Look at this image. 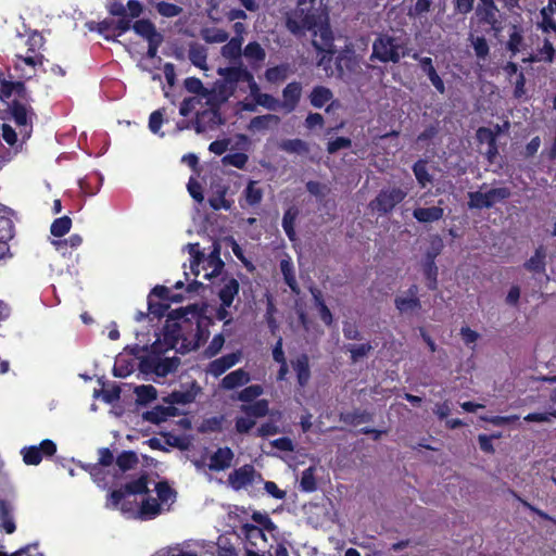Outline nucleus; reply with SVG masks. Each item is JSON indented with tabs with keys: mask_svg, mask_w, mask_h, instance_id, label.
I'll return each mask as SVG.
<instances>
[{
	"mask_svg": "<svg viewBox=\"0 0 556 556\" xmlns=\"http://www.w3.org/2000/svg\"><path fill=\"white\" fill-rule=\"evenodd\" d=\"M27 43L29 46L28 50H27V55L23 56V55L17 54L16 58L28 66H31V67H36L38 65L41 66L43 64L45 56L40 53H36V48H35L36 39L34 37H30L27 40Z\"/></svg>",
	"mask_w": 556,
	"mask_h": 556,
	"instance_id": "nucleus-30",
	"label": "nucleus"
},
{
	"mask_svg": "<svg viewBox=\"0 0 556 556\" xmlns=\"http://www.w3.org/2000/svg\"><path fill=\"white\" fill-rule=\"evenodd\" d=\"M206 52L203 48H191L189 59L193 65L200 68L206 67Z\"/></svg>",
	"mask_w": 556,
	"mask_h": 556,
	"instance_id": "nucleus-62",
	"label": "nucleus"
},
{
	"mask_svg": "<svg viewBox=\"0 0 556 556\" xmlns=\"http://www.w3.org/2000/svg\"><path fill=\"white\" fill-rule=\"evenodd\" d=\"M345 350L350 352L351 361L353 363H356L363 357L367 356L372 351V345L370 344V342L361 344H348L345 345Z\"/></svg>",
	"mask_w": 556,
	"mask_h": 556,
	"instance_id": "nucleus-44",
	"label": "nucleus"
},
{
	"mask_svg": "<svg viewBox=\"0 0 556 556\" xmlns=\"http://www.w3.org/2000/svg\"><path fill=\"white\" fill-rule=\"evenodd\" d=\"M412 169L416 177L417 182L419 184V186L421 188H426L429 184L432 182L433 177L428 172L426 160L420 159L417 162H415Z\"/></svg>",
	"mask_w": 556,
	"mask_h": 556,
	"instance_id": "nucleus-36",
	"label": "nucleus"
},
{
	"mask_svg": "<svg viewBox=\"0 0 556 556\" xmlns=\"http://www.w3.org/2000/svg\"><path fill=\"white\" fill-rule=\"evenodd\" d=\"M444 210L440 206L417 207L413 211V216L419 223H433L443 217Z\"/></svg>",
	"mask_w": 556,
	"mask_h": 556,
	"instance_id": "nucleus-25",
	"label": "nucleus"
},
{
	"mask_svg": "<svg viewBox=\"0 0 556 556\" xmlns=\"http://www.w3.org/2000/svg\"><path fill=\"white\" fill-rule=\"evenodd\" d=\"M555 59V49L548 39H544L543 46L538 48L535 53L530 56L531 62L553 63Z\"/></svg>",
	"mask_w": 556,
	"mask_h": 556,
	"instance_id": "nucleus-33",
	"label": "nucleus"
},
{
	"mask_svg": "<svg viewBox=\"0 0 556 556\" xmlns=\"http://www.w3.org/2000/svg\"><path fill=\"white\" fill-rule=\"evenodd\" d=\"M341 420L350 426H358L364 422H369L372 416L367 410L354 409L353 412H346L341 414Z\"/></svg>",
	"mask_w": 556,
	"mask_h": 556,
	"instance_id": "nucleus-39",
	"label": "nucleus"
},
{
	"mask_svg": "<svg viewBox=\"0 0 556 556\" xmlns=\"http://www.w3.org/2000/svg\"><path fill=\"white\" fill-rule=\"evenodd\" d=\"M394 305L401 314L408 312H416L421 308V301L419 298H408L397 295L394 299Z\"/></svg>",
	"mask_w": 556,
	"mask_h": 556,
	"instance_id": "nucleus-38",
	"label": "nucleus"
},
{
	"mask_svg": "<svg viewBox=\"0 0 556 556\" xmlns=\"http://www.w3.org/2000/svg\"><path fill=\"white\" fill-rule=\"evenodd\" d=\"M10 513H11L10 505L7 503V501L1 500L0 501V514L2 517V528L5 531V533H8V534H12L16 529L15 522L11 518Z\"/></svg>",
	"mask_w": 556,
	"mask_h": 556,
	"instance_id": "nucleus-47",
	"label": "nucleus"
},
{
	"mask_svg": "<svg viewBox=\"0 0 556 556\" xmlns=\"http://www.w3.org/2000/svg\"><path fill=\"white\" fill-rule=\"evenodd\" d=\"M291 365L296 374L298 384L302 388L306 387L311 379L308 355L305 353L300 354L295 359L291 361Z\"/></svg>",
	"mask_w": 556,
	"mask_h": 556,
	"instance_id": "nucleus-18",
	"label": "nucleus"
},
{
	"mask_svg": "<svg viewBox=\"0 0 556 556\" xmlns=\"http://www.w3.org/2000/svg\"><path fill=\"white\" fill-rule=\"evenodd\" d=\"M229 38V34L220 28L206 29L203 33V39L208 43H223Z\"/></svg>",
	"mask_w": 556,
	"mask_h": 556,
	"instance_id": "nucleus-51",
	"label": "nucleus"
},
{
	"mask_svg": "<svg viewBox=\"0 0 556 556\" xmlns=\"http://www.w3.org/2000/svg\"><path fill=\"white\" fill-rule=\"evenodd\" d=\"M165 109L153 111L149 117V129L153 134H159L164 122Z\"/></svg>",
	"mask_w": 556,
	"mask_h": 556,
	"instance_id": "nucleus-60",
	"label": "nucleus"
},
{
	"mask_svg": "<svg viewBox=\"0 0 556 556\" xmlns=\"http://www.w3.org/2000/svg\"><path fill=\"white\" fill-rule=\"evenodd\" d=\"M161 513V505L154 497H147L142 501L139 508L141 519H151Z\"/></svg>",
	"mask_w": 556,
	"mask_h": 556,
	"instance_id": "nucleus-40",
	"label": "nucleus"
},
{
	"mask_svg": "<svg viewBox=\"0 0 556 556\" xmlns=\"http://www.w3.org/2000/svg\"><path fill=\"white\" fill-rule=\"evenodd\" d=\"M132 29L147 41L162 36V34L156 30L155 25L147 18L136 21L132 24Z\"/></svg>",
	"mask_w": 556,
	"mask_h": 556,
	"instance_id": "nucleus-27",
	"label": "nucleus"
},
{
	"mask_svg": "<svg viewBox=\"0 0 556 556\" xmlns=\"http://www.w3.org/2000/svg\"><path fill=\"white\" fill-rule=\"evenodd\" d=\"M249 161V156L243 152L227 154L223 157V163L236 168L243 169Z\"/></svg>",
	"mask_w": 556,
	"mask_h": 556,
	"instance_id": "nucleus-52",
	"label": "nucleus"
},
{
	"mask_svg": "<svg viewBox=\"0 0 556 556\" xmlns=\"http://www.w3.org/2000/svg\"><path fill=\"white\" fill-rule=\"evenodd\" d=\"M180 365V358L174 357H157L155 369L157 370V377H166L167 375L175 372Z\"/></svg>",
	"mask_w": 556,
	"mask_h": 556,
	"instance_id": "nucleus-37",
	"label": "nucleus"
},
{
	"mask_svg": "<svg viewBox=\"0 0 556 556\" xmlns=\"http://www.w3.org/2000/svg\"><path fill=\"white\" fill-rule=\"evenodd\" d=\"M220 74L224 76L225 80L229 84H238V83H248L253 90H258L256 83L254 81V77L250 71L242 66H229L224 70H220Z\"/></svg>",
	"mask_w": 556,
	"mask_h": 556,
	"instance_id": "nucleus-13",
	"label": "nucleus"
},
{
	"mask_svg": "<svg viewBox=\"0 0 556 556\" xmlns=\"http://www.w3.org/2000/svg\"><path fill=\"white\" fill-rule=\"evenodd\" d=\"M314 304L318 309L319 317L326 326H331L333 323V316L329 307L326 305L321 291L317 288H311Z\"/></svg>",
	"mask_w": 556,
	"mask_h": 556,
	"instance_id": "nucleus-26",
	"label": "nucleus"
},
{
	"mask_svg": "<svg viewBox=\"0 0 556 556\" xmlns=\"http://www.w3.org/2000/svg\"><path fill=\"white\" fill-rule=\"evenodd\" d=\"M242 38L233 37L222 47L225 58H238L241 54Z\"/></svg>",
	"mask_w": 556,
	"mask_h": 556,
	"instance_id": "nucleus-49",
	"label": "nucleus"
},
{
	"mask_svg": "<svg viewBox=\"0 0 556 556\" xmlns=\"http://www.w3.org/2000/svg\"><path fill=\"white\" fill-rule=\"evenodd\" d=\"M225 122L226 121L220 113L219 106L212 105L208 109L197 112L195 117L192 121V127L197 134H203L206 130H213L218 126L224 125Z\"/></svg>",
	"mask_w": 556,
	"mask_h": 556,
	"instance_id": "nucleus-7",
	"label": "nucleus"
},
{
	"mask_svg": "<svg viewBox=\"0 0 556 556\" xmlns=\"http://www.w3.org/2000/svg\"><path fill=\"white\" fill-rule=\"evenodd\" d=\"M546 250L543 245L535 249L534 254L525 262L523 267L533 274H544L546 269Z\"/></svg>",
	"mask_w": 556,
	"mask_h": 556,
	"instance_id": "nucleus-22",
	"label": "nucleus"
},
{
	"mask_svg": "<svg viewBox=\"0 0 556 556\" xmlns=\"http://www.w3.org/2000/svg\"><path fill=\"white\" fill-rule=\"evenodd\" d=\"M235 454L228 446L218 447L210 457L208 469L212 471H223L231 466Z\"/></svg>",
	"mask_w": 556,
	"mask_h": 556,
	"instance_id": "nucleus-15",
	"label": "nucleus"
},
{
	"mask_svg": "<svg viewBox=\"0 0 556 556\" xmlns=\"http://www.w3.org/2000/svg\"><path fill=\"white\" fill-rule=\"evenodd\" d=\"M188 248H189V253L192 256L191 270L195 276H198L199 275L198 267H199L200 263L203 261L204 254H203V252L200 251L199 243H189Z\"/></svg>",
	"mask_w": 556,
	"mask_h": 556,
	"instance_id": "nucleus-58",
	"label": "nucleus"
},
{
	"mask_svg": "<svg viewBox=\"0 0 556 556\" xmlns=\"http://www.w3.org/2000/svg\"><path fill=\"white\" fill-rule=\"evenodd\" d=\"M299 216V210L295 206H290L283 213L282 217V228L290 241H295L298 239L296 232L294 229L295 220Z\"/></svg>",
	"mask_w": 556,
	"mask_h": 556,
	"instance_id": "nucleus-28",
	"label": "nucleus"
},
{
	"mask_svg": "<svg viewBox=\"0 0 556 556\" xmlns=\"http://www.w3.org/2000/svg\"><path fill=\"white\" fill-rule=\"evenodd\" d=\"M139 463V458L134 451H123L116 458V465L122 472L134 469Z\"/></svg>",
	"mask_w": 556,
	"mask_h": 556,
	"instance_id": "nucleus-41",
	"label": "nucleus"
},
{
	"mask_svg": "<svg viewBox=\"0 0 556 556\" xmlns=\"http://www.w3.org/2000/svg\"><path fill=\"white\" fill-rule=\"evenodd\" d=\"M315 467L311 466L302 471L300 479V489L303 492L312 493L317 490V482L315 478Z\"/></svg>",
	"mask_w": 556,
	"mask_h": 556,
	"instance_id": "nucleus-43",
	"label": "nucleus"
},
{
	"mask_svg": "<svg viewBox=\"0 0 556 556\" xmlns=\"http://www.w3.org/2000/svg\"><path fill=\"white\" fill-rule=\"evenodd\" d=\"M302 84L300 81H291L282 89V101L279 106L286 113L293 112L302 98Z\"/></svg>",
	"mask_w": 556,
	"mask_h": 556,
	"instance_id": "nucleus-11",
	"label": "nucleus"
},
{
	"mask_svg": "<svg viewBox=\"0 0 556 556\" xmlns=\"http://www.w3.org/2000/svg\"><path fill=\"white\" fill-rule=\"evenodd\" d=\"M263 194V189L258 187V182L255 180H250L243 191L244 200L250 206L258 205L262 202Z\"/></svg>",
	"mask_w": 556,
	"mask_h": 556,
	"instance_id": "nucleus-35",
	"label": "nucleus"
},
{
	"mask_svg": "<svg viewBox=\"0 0 556 556\" xmlns=\"http://www.w3.org/2000/svg\"><path fill=\"white\" fill-rule=\"evenodd\" d=\"M279 266H280V271L283 276V280H285L286 285L291 289V291L293 293L299 294L300 287H299L296 278H295V273H294V267H293L292 262L289 258L281 260Z\"/></svg>",
	"mask_w": 556,
	"mask_h": 556,
	"instance_id": "nucleus-29",
	"label": "nucleus"
},
{
	"mask_svg": "<svg viewBox=\"0 0 556 556\" xmlns=\"http://www.w3.org/2000/svg\"><path fill=\"white\" fill-rule=\"evenodd\" d=\"M278 148L289 154L306 155L309 152L308 143L300 138L281 140Z\"/></svg>",
	"mask_w": 556,
	"mask_h": 556,
	"instance_id": "nucleus-24",
	"label": "nucleus"
},
{
	"mask_svg": "<svg viewBox=\"0 0 556 556\" xmlns=\"http://www.w3.org/2000/svg\"><path fill=\"white\" fill-rule=\"evenodd\" d=\"M169 303L167 302H164V301H154L152 300V298H148V311H149V314L152 315L154 318H162L163 316L167 315L172 312L169 311ZM174 321L173 320H169L168 319L166 320V325L167 324H173Z\"/></svg>",
	"mask_w": 556,
	"mask_h": 556,
	"instance_id": "nucleus-42",
	"label": "nucleus"
},
{
	"mask_svg": "<svg viewBox=\"0 0 556 556\" xmlns=\"http://www.w3.org/2000/svg\"><path fill=\"white\" fill-rule=\"evenodd\" d=\"M251 381L250 374L243 368H238L226 375L220 382L224 390H233L245 386Z\"/></svg>",
	"mask_w": 556,
	"mask_h": 556,
	"instance_id": "nucleus-19",
	"label": "nucleus"
},
{
	"mask_svg": "<svg viewBox=\"0 0 556 556\" xmlns=\"http://www.w3.org/2000/svg\"><path fill=\"white\" fill-rule=\"evenodd\" d=\"M255 469L252 465H244L238 469H235L228 477L230 485L235 490H240L254 480Z\"/></svg>",
	"mask_w": 556,
	"mask_h": 556,
	"instance_id": "nucleus-16",
	"label": "nucleus"
},
{
	"mask_svg": "<svg viewBox=\"0 0 556 556\" xmlns=\"http://www.w3.org/2000/svg\"><path fill=\"white\" fill-rule=\"evenodd\" d=\"M150 298L152 296H155L160 301H164V302H180L182 301V295L181 294H173L170 292V290L165 287V286H155L151 292H150Z\"/></svg>",
	"mask_w": 556,
	"mask_h": 556,
	"instance_id": "nucleus-46",
	"label": "nucleus"
},
{
	"mask_svg": "<svg viewBox=\"0 0 556 556\" xmlns=\"http://www.w3.org/2000/svg\"><path fill=\"white\" fill-rule=\"evenodd\" d=\"M407 55H409V49L406 40H401L389 33H380L372 41L369 60L396 64Z\"/></svg>",
	"mask_w": 556,
	"mask_h": 556,
	"instance_id": "nucleus-2",
	"label": "nucleus"
},
{
	"mask_svg": "<svg viewBox=\"0 0 556 556\" xmlns=\"http://www.w3.org/2000/svg\"><path fill=\"white\" fill-rule=\"evenodd\" d=\"M279 118L273 114L258 115L251 118L248 128L252 131L254 130H265L269 127V123L275 121L277 122Z\"/></svg>",
	"mask_w": 556,
	"mask_h": 556,
	"instance_id": "nucleus-48",
	"label": "nucleus"
},
{
	"mask_svg": "<svg viewBox=\"0 0 556 556\" xmlns=\"http://www.w3.org/2000/svg\"><path fill=\"white\" fill-rule=\"evenodd\" d=\"M148 484L149 475L143 472L137 479L130 480L121 488L111 491L106 496V507L112 509L121 508L124 513L131 511V503L125 501L126 496L148 494L150 492Z\"/></svg>",
	"mask_w": 556,
	"mask_h": 556,
	"instance_id": "nucleus-3",
	"label": "nucleus"
},
{
	"mask_svg": "<svg viewBox=\"0 0 556 556\" xmlns=\"http://www.w3.org/2000/svg\"><path fill=\"white\" fill-rule=\"evenodd\" d=\"M179 414L175 406H162L156 405L151 410H147L142 414V418L153 425H160L166 421L169 417H176Z\"/></svg>",
	"mask_w": 556,
	"mask_h": 556,
	"instance_id": "nucleus-17",
	"label": "nucleus"
},
{
	"mask_svg": "<svg viewBox=\"0 0 556 556\" xmlns=\"http://www.w3.org/2000/svg\"><path fill=\"white\" fill-rule=\"evenodd\" d=\"M169 320L174 323L164 326V337L172 348L180 340H188L185 336L186 331H194V345L206 342L210 337L208 327L213 324L212 318L204 314V308L195 304L172 309L168 314Z\"/></svg>",
	"mask_w": 556,
	"mask_h": 556,
	"instance_id": "nucleus-1",
	"label": "nucleus"
},
{
	"mask_svg": "<svg viewBox=\"0 0 556 556\" xmlns=\"http://www.w3.org/2000/svg\"><path fill=\"white\" fill-rule=\"evenodd\" d=\"M308 99L312 106L321 109L333 99V92L328 87L318 85L312 89Z\"/></svg>",
	"mask_w": 556,
	"mask_h": 556,
	"instance_id": "nucleus-23",
	"label": "nucleus"
},
{
	"mask_svg": "<svg viewBox=\"0 0 556 556\" xmlns=\"http://www.w3.org/2000/svg\"><path fill=\"white\" fill-rule=\"evenodd\" d=\"M223 287L218 291V298L225 306H231L240 290L239 281L233 277H223Z\"/></svg>",
	"mask_w": 556,
	"mask_h": 556,
	"instance_id": "nucleus-20",
	"label": "nucleus"
},
{
	"mask_svg": "<svg viewBox=\"0 0 556 556\" xmlns=\"http://www.w3.org/2000/svg\"><path fill=\"white\" fill-rule=\"evenodd\" d=\"M264 393V388L261 384H251L242 389L233 396V400L240 401L244 404L255 403L258 396Z\"/></svg>",
	"mask_w": 556,
	"mask_h": 556,
	"instance_id": "nucleus-31",
	"label": "nucleus"
},
{
	"mask_svg": "<svg viewBox=\"0 0 556 556\" xmlns=\"http://www.w3.org/2000/svg\"><path fill=\"white\" fill-rule=\"evenodd\" d=\"M56 452V444L50 440L45 439L39 445H31L22 450L23 460L26 465L37 466L41 463L43 456H53Z\"/></svg>",
	"mask_w": 556,
	"mask_h": 556,
	"instance_id": "nucleus-8",
	"label": "nucleus"
},
{
	"mask_svg": "<svg viewBox=\"0 0 556 556\" xmlns=\"http://www.w3.org/2000/svg\"><path fill=\"white\" fill-rule=\"evenodd\" d=\"M156 10L159 14L164 17H175L182 12V9L179 5L166 1L159 2L156 4Z\"/></svg>",
	"mask_w": 556,
	"mask_h": 556,
	"instance_id": "nucleus-56",
	"label": "nucleus"
},
{
	"mask_svg": "<svg viewBox=\"0 0 556 556\" xmlns=\"http://www.w3.org/2000/svg\"><path fill=\"white\" fill-rule=\"evenodd\" d=\"M225 343V338L222 333H217L213 337L212 341L210 342L208 346L205 349V355L207 357H214L216 356L220 350L223 349Z\"/></svg>",
	"mask_w": 556,
	"mask_h": 556,
	"instance_id": "nucleus-63",
	"label": "nucleus"
},
{
	"mask_svg": "<svg viewBox=\"0 0 556 556\" xmlns=\"http://www.w3.org/2000/svg\"><path fill=\"white\" fill-rule=\"evenodd\" d=\"M9 112L11 114V117L15 122V124L18 127H27L29 126V129L26 131L27 137L30 135L31 131V124H28L27 118V108L26 104L21 102L20 100H13L9 104Z\"/></svg>",
	"mask_w": 556,
	"mask_h": 556,
	"instance_id": "nucleus-21",
	"label": "nucleus"
},
{
	"mask_svg": "<svg viewBox=\"0 0 556 556\" xmlns=\"http://www.w3.org/2000/svg\"><path fill=\"white\" fill-rule=\"evenodd\" d=\"M163 401L168 404V406H174L175 404H188L193 401V395L190 392L182 391H173L167 396L163 397Z\"/></svg>",
	"mask_w": 556,
	"mask_h": 556,
	"instance_id": "nucleus-50",
	"label": "nucleus"
},
{
	"mask_svg": "<svg viewBox=\"0 0 556 556\" xmlns=\"http://www.w3.org/2000/svg\"><path fill=\"white\" fill-rule=\"evenodd\" d=\"M352 146V140L348 137H337L333 140H329L327 143V152L333 154L342 149H349Z\"/></svg>",
	"mask_w": 556,
	"mask_h": 556,
	"instance_id": "nucleus-61",
	"label": "nucleus"
},
{
	"mask_svg": "<svg viewBox=\"0 0 556 556\" xmlns=\"http://www.w3.org/2000/svg\"><path fill=\"white\" fill-rule=\"evenodd\" d=\"M511 195L507 187L492 188L486 192H469V208H491L496 202L504 201Z\"/></svg>",
	"mask_w": 556,
	"mask_h": 556,
	"instance_id": "nucleus-6",
	"label": "nucleus"
},
{
	"mask_svg": "<svg viewBox=\"0 0 556 556\" xmlns=\"http://www.w3.org/2000/svg\"><path fill=\"white\" fill-rule=\"evenodd\" d=\"M223 417L214 416L203 420L201 425L202 432H219L222 431Z\"/></svg>",
	"mask_w": 556,
	"mask_h": 556,
	"instance_id": "nucleus-64",
	"label": "nucleus"
},
{
	"mask_svg": "<svg viewBox=\"0 0 556 556\" xmlns=\"http://www.w3.org/2000/svg\"><path fill=\"white\" fill-rule=\"evenodd\" d=\"M508 493L514 497L516 498L518 502H520L522 504V506H525L527 509H529L530 511L534 513L535 515H538L541 519L543 520H548V521H555L547 513L539 509L538 507L533 506L532 504H530L528 501L523 500L516 491H514L513 489H508Z\"/></svg>",
	"mask_w": 556,
	"mask_h": 556,
	"instance_id": "nucleus-53",
	"label": "nucleus"
},
{
	"mask_svg": "<svg viewBox=\"0 0 556 556\" xmlns=\"http://www.w3.org/2000/svg\"><path fill=\"white\" fill-rule=\"evenodd\" d=\"M71 227L72 219L68 216H62L52 222L50 232L53 237L61 238L71 230Z\"/></svg>",
	"mask_w": 556,
	"mask_h": 556,
	"instance_id": "nucleus-45",
	"label": "nucleus"
},
{
	"mask_svg": "<svg viewBox=\"0 0 556 556\" xmlns=\"http://www.w3.org/2000/svg\"><path fill=\"white\" fill-rule=\"evenodd\" d=\"M230 186L222 178H217L212 181L208 204L214 211H219L222 208L229 211L232 207L233 201L226 198Z\"/></svg>",
	"mask_w": 556,
	"mask_h": 556,
	"instance_id": "nucleus-10",
	"label": "nucleus"
},
{
	"mask_svg": "<svg viewBox=\"0 0 556 556\" xmlns=\"http://www.w3.org/2000/svg\"><path fill=\"white\" fill-rule=\"evenodd\" d=\"M136 402L144 406L157 397V391L152 384H141L135 388Z\"/></svg>",
	"mask_w": 556,
	"mask_h": 556,
	"instance_id": "nucleus-34",
	"label": "nucleus"
},
{
	"mask_svg": "<svg viewBox=\"0 0 556 556\" xmlns=\"http://www.w3.org/2000/svg\"><path fill=\"white\" fill-rule=\"evenodd\" d=\"M421 270L426 280V286L429 290L434 291L438 289V275L439 268L435 262H422Z\"/></svg>",
	"mask_w": 556,
	"mask_h": 556,
	"instance_id": "nucleus-32",
	"label": "nucleus"
},
{
	"mask_svg": "<svg viewBox=\"0 0 556 556\" xmlns=\"http://www.w3.org/2000/svg\"><path fill=\"white\" fill-rule=\"evenodd\" d=\"M240 352L223 355L222 357L216 358L208 364L207 372L214 377H219L229 368L233 367L240 361Z\"/></svg>",
	"mask_w": 556,
	"mask_h": 556,
	"instance_id": "nucleus-14",
	"label": "nucleus"
},
{
	"mask_svg": "<svg viewBox=\"0 0 556 556\" xmlns=\"http://www.w3.org/2000/svg\"><path fill=\"white\" fill-rule=\"evenodd\" d=\"M407 195V192L399 187L381 189L369 206L379 215L391 213Z\"/></svg>",
	"mask_w": 556,
	"mask_h": 556,
	"instance_id": "nucleus-5",
	"label": "nucleus"
},
{
	"mask_svg": "<svg viewBox=\"0 0 556 556\" xmlns=\"http://www.w3.org/2000/svg\"><path fill=\"white\" fill-rule=\"evenodd\" d=\"M252 520L255 521L260 528L265 529L267 532L273 533L277 530V526L267 514L254 511L252 514Z\"/></svg>",
	"mask_w": 556,
	"mask_h": 556,
	"instance_id": "nucleus-57",
	"label": "nucleus"
},
{
	"mask_svg": "<svg viewBox=\"0 0 556 556\" xmlns=\"http://www.w3.org/2000/svg\"><path fill=\"white\" fill-rule=\"evenodd\" d=\"M265 531V529H262L258 526L252 523H243L240 528V534L244 536L247 541V547H252L255 549L265 547L267 543Z\"/></svg>",
	"mask_w": 556,
	"mask_h": 556,
	"instance_id": "nucleus-12",
	"label": "nucleus"
},
{
	"mask_svg": "<svg viewBox=\"0 0 556 556\" xmlns=\"http://www.w3.org/2000/svg\"><path fill=\"white\" fill-rule=\"evenodd\" d=\"M522 43H523L522 31L517 26H514L513 31L509 34V39L507 41V49L513 53H517L520 51Z\"/></svg>",
	"mask_w": 556,
	"mask_h": 556,
	"instance_id": "nucleus-54",
	"label": "nucleus"
},
{
	"mask_svg": "<svg viewBox=\"0 0 556 556\" xmlns=\"http://www.w3.org/2000/svg\"><path fill=\"white\" fill-rule=\"evenodd\" d=\"M240 410L245 414V417H237L235 428L238 433L245 434L255 426L254 419L263 418L268 414L269 402L262 399L253 404H242Z\"/></svg>",
	"mask_w": 556,
	"mask_h": 556,
	"instance_id": "nucleus-4",
	"label": "nucleus"
},
{
	"mask_svg": "<svg viewBox=\"0 0 556 556\" xmlns=\"http://www.w3.org/2000/svg\"><path fill=\"white\" fill-rule=\"evenodd\" d=\"M501 132L500 125L495 126V130L481 126L476 131V140L479 144L486 143L488 148L484 156L490 164L494 163L498 155L497 135Z\"/></svg>",
	"mask_w": 556,
	"mask_h": 556,
	"instance_id": "nucleus-9",
	"label": "nucleus"
},
{
	"mask_svg": "<svg viewBox=\"0 0 556 556\" xmlns=\"http://www.w3.org/2000/svg\"><path fill=\"white\" fill-rule=\"evenodd\" d=\"M244 55L255 61H263L266 56L265 50L256 42H249L244 48Z\"/></svg>",
	"mask_w": 556,
	"mask_h": 556,
	"instance_id": "nucleus-59",
	"label": "nucleus"
},
{
	"mask_svg": "<svg viewBox=\"0 0 556 556\" xmlns=\"http://www.w3.org/2000/svg\"><path fill=\"white\" fill-rule=\"evenodd\" d=\"M287 65H277L266 70L265 77L270 83L282 81L287 78Z\"/></svg>",
	"mask_w": 556,
	"mask_h": 556,
	"instance_id": "nucleus-55",
	"label": "nucleus"
}]
</instances>
